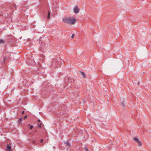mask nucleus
Wrapping results in <instances>:
<instances>
[{
  "instance_id": "nucleus-1",
  "label": "nucleus",
  "mask_w": 151,
  "mask_h": 151,
  "mask_svg": "<svg viewBox=\"0 0 151 151\" xmlns=\"http://www.w3.org/2000/svg\"><path fill=\"white\" fill-rule=\"evenodd\" d=\"M62 21L65 23L73 25L76 22V20L73 17H65L62 19Z\"/></svg>"
},
{
  "instance_id": "nucleus-2",
  "label": "nucleus",
  "mask_w": 151,
  "mask_h": 151,
  "mask_svg": "<svg viewBox=\"0 0 151 151\" xmlns=\"http://www.w3.org/2000/svg\"><path fill=\"white\" fill-rule=\"evenodd\" d=\"M73 10L75 13L77 14L79 12L80 9L78 7V6L76 5L74 7Z\"/></svg>"
},
{
  "instance_id": "nucleus-3",
  "label": "nucleus",
  "mask_w": 151,
  "mask_h": 151,
  "mask_svg": "<svg viewBox=\"0 0 151 151\" xmlns=\"http://www.w3.org/2000/svg\"><path fill=\"white\" fill-rule=\"evenodd\" d=\"M11 146L7 145L6 151H11Z\"/></svg>"
},
{
  "instance_id": "nucleus-4",
  "label": "nucleus",
  "mask_w": 151,
  "mask_h": 151,
  "mask_svg": "<svg viewBox=\"0 0 151 151\" xmlns=\"http://www.w3.org/2000/svg\"><path fill=\"white\" fill-rule=\"evenodd\" d=\"M81 74L83 76V78H85L86 77V74H85V73H84L83 72H81Z\"/></svg>"
},
{
  "instance_id": "nucleus-5",
  "label": "nucleus",
  "mask_w": 151,
  "mask_h": 151,
  "mask_svg": "<svg viewBox=\"0 0 151 151\" xmlns=\"http://www.w3.org/2000/svg\"><path fill=\"white\" fill-rule=\"evenodd\" d=\"M135 141V142H136L137 143L139 141H140L139 140V139L137 138H134L133 139Z\"/></svg>"
},
{
  "instance_id": "nucleus-6",
  "label": "nucleus",
  "mask_w": 151,
  "mask_h": 151,
  "mask_svg": "<svg viewBox=\"0 0 151 151\" xmlns=\"http://www.w3.org/2000/svg\"><path fill=\"white\" fill-rule=\"evenodd\" d=\"M4 41L3 40L1 39L0 40V45L4 43Z\"/></svg>"
},
{
  "instance_id": "nucleus-7",
  "label": "nucleus",
  "mask_w": 151,
  "mask_h": 151,
  "mask_svg": "<svg viewBox=\"0 0 151 151\" xmlns=\"http://www.w3.org/2000/svg\"><path fill=\"white\" fill-rule=\"evenodd\" d=\"M137 143H138L139 146H142V143L140 141H139Z\"/></svg>"
},
{
  "instance_id": "nucleus-8",
  "label": "nucleus",
  "mask_w": 151,
  "mask_h": 151,
  "mask_svg": "<svg viewBox=\"0 0 151 151\" xmlns=\"http://www.w3.org/2000/svg\"><path fill=\"white\" fill-rule=\"evenodd\" d=\"M47 18L48 19H49L50 18V13L49 12H48V14Z\"/></svg>"
},
{
  "instance_id": "nucleus-9",
  "label": "nucleus",
  "mask_w": 151,
  "mask_h": 151,
  "mask_svg": "<svg viewBox=\"0 0 151 151\" xmlns=\"http://www.w3.org/2000/svg\"><path fill=\"white\" fill-rule=\"evenodd\" d=\"M33 127L34 126L32 125L29 127V128L30 129H32L33 128Z\"/></svg>"
},
{
  "instance_id": "nucleus-10",
  "label": "nucleus",
  "mask_w": 151,
  "mask_h": 151,
  "mask_svg": "<svg viewBox=\"0 0 151 151\" xmlns=\"http://www.w3.org/2000/svg\"><path fill=\"white\" fill-rule=\"evenodd\" d=\"M121 104H122V106H123V107L124 106H125L124 104V103L123 102H121Z\"/></svg>"
},
{
  "instance_id": "nucleus-11",
  "label": "nucleus",
  "mask_w": 151,
  "mask_h": 151,
  "mask_svg": "<svg viewBox=\"0 0 151 151\" xmlns=\"http://www.w3.org/2000/svg\"><path fill=\"white\" fill-rule=\"evenodd\" d=\"M74 37H75V35L74 34H72L71 36V37L72 38H73Z\"/></svg>"
},
{
  "instance_id": "nucleus-12",
  "label": "nucleus",
  "mask_w": 151,
  "mask_h": 151,
  "mask_svg": "<svg viewBox=\"0 0 151 151\" xmlns=\"http://www.w3.org/2000/svg\"><path fill=\"white\" fill-rule=\"evenodd\" d=\"M23 119V118H20L19 120V122H20L21 121L22 119Z\"/></svg>"
},
{
  "instance_id": "nucleus-13",
  "label": "nucleus",
  "mask_w": 151,
  "mask_h": 151,
  "mask_svg": "<svg viewBox=\"0 0 151 151\" xmlns=\"http://www.w3.org/2000/svg\"><path fill=\"white\" fill-rule=\"evenodd\" d=\"M85 150L86 151H88V149L87 148H85Z\"/></svg>"
},
{
  "instance_id": "nucleus-14",
  "label": "nucleus",
  "mask_w": 151,
  "mask_h": 151,
  "mask_svg": "<svg viewBox=\"0 0 151 151\" xmlns=\"http://www.w3.org/2000/svg\"><path fill=\"white\" fill-rule=\"evenodd\" d=\"M27 115H26L24 116V118H23V119H24V120H25L27 118Z\"/></svg>"
},
{
  "instance_id": "nucleus-15",
  "label": "nucleus",
  "mask_w": 151,
  "mask_h": 151,
  "mask_svg": "<svg viewBox=\"0 0 151 151\" xmlns=\"http://www.w3.org/2000/svg\"><path fill=\"white\" fill-rule=\"evenodd\" d=\"M41 124L40 123V124H38V126L40 127H41Z\"/></svg>"
},
{
  "instance_id": "nucleus-16",
  "label": "nucleus",
  "mask_w": 151,
  "mask_h": 151,
  "mask_svg": "<svg viewBox=\"0 0 151 151\" xmlns=\"http://www.w3.org/2000/svg\"><path fill=\"white\" fill-rule=\"evenodd\" d=\"M43 139H41V140H40V142H41V143H42V142H43Z\"/></svg>"
},
{
  "instance_id": "nucleus-17",
  "label": "nucleus",
  "mask_w": 151,
  "mask_h": 151,
  "mask_svg": "<svg viewBox=\"0 0 151 151\" xmlns=\"http://www.w3.org/2000/svg\"><path fill=\"white\" fill-rule=\"evenodd\" d=\"M24 111H23L22 112V114H24Z\"/></svg>"
},
{
  "instance_id": "nucleus-18",
  "label": "nucleus",
  "mask_w": 151,
  "mask_h": 151,
  "mask_svg": "<svg viewBox=\"0 0 151 151\" xmlns=\"http://www.w3.org/2000/svg\"><path fill=\"white\" fill-rule=\"evenodd\" d=\"M35 140H34L33 141V143H35Z\"/></svg>"
},
{
  "instance_id": "nucleus-19",
  "label": "nucleus",
  "mask_w": 151,
  "mask_h": 151,
  "mask_svg": "<svg viewBox=\"0 0 151 151\" xmlns=\"http://www.w3.org/2000/svg\"><path fill=\"white\" fill-rule=\"evenodd\" d=\"M5 58H4V61H5Z\"/></svg>"
},
{
  "instance_id": "nucleus-20",
  "label": "nucleus",
  "mask_w": 151,
  "mask_h": 151,
  "mask_svg": "<svg viewBox=\"0 0 151 151\" xmlns=\"http://www.w3.org/2000/svg\"><path fill=\"white\" fill-rule=\"evenodd\" d=\"M35 132H37V131H36V130H35Z\"/></svg>"
}]
</instances>
